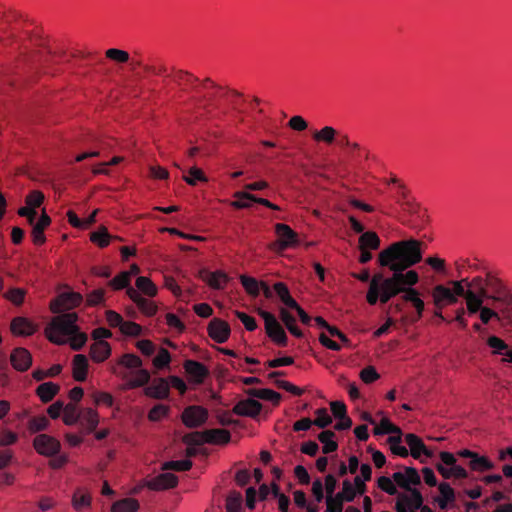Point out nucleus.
I'll use <instances>...</instances> for the list:
<instances>
[{"instance_id": "f257e3e1", "label": "nucleus", "mask_w": 512, "mask_h": 512, "mask_svg": "<svg viewBox=\"0 0 512 512\" xmlns=\"http://www.w3.org/2000/svg\"><path fill=\"white\" fill-rule=\"evenodd\" d=\"M422 260L421 242L415 239L402 240L392 243L378 255V263L389 268L393 274L384 277L381 273L375 274L369 283L366 295L367 302L375 305L378 301L386 304L391 298L403 293L402 300L413 303L419 298L415 288L419 282V275L415 270L408 268Z\"/></svg>"}, {"instance_id": "f03ea898", "label": "nucleus", "mask_w": 512, "mask_h": 512, "mask_svg": "<svg viewBox=\"0 0 512 512\" xmlns=\"http://www.w3.org/2000/svg\"><path fill=\"white\" fill-rule=\"evenodd\" d=\"M78 315L68 312L57 315L45 328V336L54 344L62 345L68 342V337L77 330Z\"/></svg>"}, {"instance_id": "7ed1b4c3", "label": "nucleus", "mask_w": 512, "mask_h": 512, "mask_svg": "<svg viewBox=\"0 0 512 512\" xmlns=\"http://www.w3.org/2000/svg\"><path fill=\"white\" fill-rule=\"evenodd\" d=\"M223 90L221 86L214 83L210 78H206L200 83V92L196 94L195 101L200 107L210 111V108L216 107V98L224 97Z\"/></svg>"}, {"instance_id": "20e7f679", "label": "nucleus", "mask_w": 512, "mask_h": 512, "mask_svg": "<svg viewBox=\"0 0 512 512\" xmlns=\"http://www.w3.org/2000/svg\"><path fill=\"white\" fill-rule=\"evenodd\" d=\"M258 315L264 320L267 336L277 345L281 347L287 346L288 337L277 318L272 313L263 309H258Z\"/></svg>"}, {"instance_id": "39448f33", "label": "nucleus", "mask_w": 512, "mask_h": 512, "mask_svg": "<svg viewBox=\"0 0 512 512\" xmlns=\"http://www.w3.org/2000/svg\"><path fill=\"white\" fill-rule=\"evenodd\" d=\"M82 300L83 297L80 293L73 291L63 292L51 301L50 310L55 314L63 310H70L78 307L82 303Z\"/></svg>"}, {"instance_id": "423d86ee", "label": "nucleus", "mask_w": 512, "mask_h": 512, "mask_svg": "<svg viewBox=\"0 0 512 512\" xmlns=\"http://www.w3.org/2000/svg\"><path fill=\"white\" fill-rule=\"evenodd\" d=\"M208 418V411L202 406L192 405L184 409L181 415L182 422L188 428L202 426Z\"/></svg>"}, {"instance_id": "0eeeda50", "label": "nucleus", "mask_w": 512, "mask_h": 512, "mask_svg": "<svg viewBox=\"0 0 512 512\" xmlns=\"http://www.w3.org/2000/svg\"><path fill=\"white\" fill-rule=\"evenodd\" d=\"M487 300L494 303L512 294L501 279L493 275L491 272L486 273Z\"/></svg>"}, {"instance_id": "6e6552de", "label": "nucleus", "mask_w": 512, "mask_h": 512, "mask_svg": "<svg viewBox=\"0 0 512 512\" xmlns=\"http://www.w3.org/2000/svg\"><path fill=\"white\" fill-rule=\"evenodd\" d=\"M33 446L35 450L44 456L56 455L61 448L60 442L47 434H39L34 438Z\"/></svg>"}, {"instance_id": "1a4fd4ad", "label": "nucleus", "mask_w": 512, "mask_h": 512, "mask_svg": "<svg viewBox=\"0 0 512 512\" xmlns=\"http://www.w3.org/2000/svg\"><path fill=\"white\" fill-rule=\"evenodd\" d=\"M207 329L209 336L217 343L226 342L231 333L229 324L219 318L212 319Z\"/></svg>"}, {"instance_id": "9d476101", "label": "nucleus", "mask_w": 512, "mask_h": 512, "mask_svg": "<svg viewBox=\"0 0 512 512\" xmlns=\"http://www.w3.org/2000/svg\"><path fill=\"white\" fill-rule=\"evenodd\" d=\"M433 303L438 309L446 305L456 304L458 299L452 290L442 284L436 285L432 290Z\"/></svg>"}, {"instance_id": "9b49d317", "label": "nucleus", "mask_w": 512, "mask_h": 512, "mask_svg": "<svg viewBox=\"0 0 512 512\" xmlns=\"http://www.w3.org/2000/svg\"><path fill=\"white\" fill-rule=\"evenodd\" d=\"M184 369L189 376V381L195 384H202L209 375L208 368L196 360H186Z\"/></svg>"}, {"instance_id": "f8f14e48", "label": "nucleus", "mask_w": 512, "mask_h": 512, "mask_svg": "<svg viewBox=\"0 0 512 512\" xmlns=\"http://www.w3.org/2000/svg\"><path fill=\"white\" fill-rule=\"evenodd\" d=\"M275 232L278 236V245L281 250L293 247L298 243V235L288 225L278 223L275 225Z\"/></svg>"}, {"instance_id": "ddd939ff", "label": "nucleus", "mask_w": 512, "mask_h": 512, "mask_svg": "<svg viewBox=\"0 0 512 512\" xmlns=\"http://www.w3.org/2000/svg\"><path fill=\"white\" fill-rule=\"evenodd\" d=\"M10 362L15 370L25 372L32 365V356L26 348L18 347L12 351Z\"/></svg>"}, {"instance_id": "4468645a", "label": "nucleus", "mask_w": 512, "mask_h": 512, "mask_svg": "<svg viewBox=\"0 0 512 512\" xmlns=\"http://www.w3.org/2000/svg\"><path fill=\"white\" fill-rule=\"evenodd\" d=\"M199 277L212 289L221 290L229 281V277L223 271L210 272L207 269L199 271Z\"/></svg>"}, {"instance_id": "2eb2a0df", "label": "nucleus", "mask_w": 512, "mask_h": 512, "mask_svg": "<svg viewBox=\"0 0 512 512\" xmlns=\"http://www.w3.org/2000/svg\"><path fill=\"white\" fill-rule=\"evenodd\" d=\"M147 397L163 400L169 396V382L165 378H156L144 388Z\"/></svg>"}, {"instance_id": "dca6fc26", "label": "nucleus", "mask_w": 512, "mask_h": 512, "mask_svg": "<svg viewBox=\"0 0 512 512\" xmlns=\"http://www.w3.org/2000/svg\"><path fill=\"white\" fill-rule=\"evenodd\" d=\"M262 410V404L253 399L247 398L240 400L234 407L232 412L239 416L256 417Z\"/></svg>"}, {"instance_id": "f3484780", "label": "nucleus", "mask_w": 512, "mask_h": 512, "mask_svg": "<svg viewBox=\"0 0 512 512\" xmlns=\"http://www.w3.org/2000/svg\"><path fill=\"white\" fill-rule=\"evenodd\" d=\"M405 442L410 448V453L413 458L420 459L421 455H425L426 457H432L433 453L430 451L422 441L420 437L413 433H408L405 435Z\"/></svg>"}, {"instance_id": "a211bd4d", "label": "nucleus", "mask_w": 512, "mask_h": 512, "mask_svg": "<svg viewBox=\"0 0 512 512\" xmlns=\"http://www.w3.org/2000/svg\"><path fill=\"white\" fill-rule=\"evenodd\" d=\"M178 478L176 475L166 472L159 474L148 481L147 487L151 490L160 491L173 488L177 485Z\"/></svg>"}, {"instance_id": "6ab92c4d", "label": "nucleus", "mask_w": 512, "mask_h": 512, "mask_svg": "<svg viewBox=\"0 0 512 512\" xmlns=\"http://www.w3.org/2000/svg\"><path fill=\"white\" fill-rule=\"evenodd\" d=\"M170 77L176 84L183 86V90L191 88L196 94L200 92V83H198V78L189 72L183 70H175L173 74L170 75Z\"/></svg>"}, {"instance_id": "aec40b11", "label": "nucleus", "mask_w": 512, "mask_h": 512, "mask_svg": "<svg viewBox=\"0 0 512 512\" xmlns=\"http://www.w3.org/2000/svg\"><path fill=\"white\" fill-rule=\"evenodd\" d=\"M409 491L410 495H400L396 503L405 505V507H407V511H417L422 507L423 497L417 489H410Z\"/></svg>"}, {"instance_id": "412c9836", "label": "nucleus", "mask_w": 512, "mask_h": 512, "mask_svg": "<svg viewBox=\"0 0 512 512\" xmlns=\"http://www.w3.org/2000/svg\"><path fill=\"white\" fill-rule=\"evenodd\" d=\"M11 330L14 334L30 336L37 330L35 324L24 317H15L11 322Z\"/></svg>"}, {"instance_id": "4be33fe9", "label": "nucleus", "mask_w": 512, "mask_h": 512, "mask_svg": "<svg viewBox=\"0 0 512 512\" xmlns=\"http://www.w3.org/2000/svg\"><path fill=\"white\" fill-rule=\"evenodd\" d=\"M396 202L405 210L410 213L416 212L417 204L409 196V191L404 184H399L396 195Z\"/></svg>"}, {"instance_id": "5701e85b", "label": "nucleus", "mask_w": 512, "mask_h": 512, "mask_svg": "<svg viewBox=\"0 0 512 512\" xmlns=\"http://www.w3.org/2000/svg\"><path fill=\"white\" fill-rule=\"evenodd\" d=\"M50 223L51 219L44 211L39 220L33 225L32 237L35 244L41 245L45 242L44 230L50 225Z\"/></svg>"}, {"instance_id": "b1692460", "label": "nucleus", "mask_w": 512, "mask_h": 512, "mask_svg": "<svg viewBox=\"0 0 512 512\" xmlns=\"http://www.w3.org/2000/svg\"><path fill=\"white\" fill-rule=\"evenodd\" d=\"M499 315V323L512 326V294L504 297L497 302Z\"/></svg>"}, {"instance_id": "393cba45", "label": "nucleus", "mask_w": 512, "mask_h": 512, "mask_svg": "<svg viewBox=\"0 0 512 512\" xmlns=\"http://www.w3.org/2000/svg\"><path fill=\"white\" fill-rule=\"evenodd\" d=\"M111 354V347L107 341H97L90 347L91 359L95 362L105 361Z\"/></svg>"}, {"instance_id": "a878e982", "label": "nucleus", "mask_w": 512, "mask_h": 512, "mask_svg": "<svg viewBox=\"0 0 512 512\" xmlns=\"http://www.w3.org/2000/svg\"><path fill=\"white\" fill-rule=\"evenodd\" d=\"M88 360L85 355L77 354L73 358V378L83 382L87 378Z\"/></svg>"}, {"instance_id": "bb28decb", "label": "nucleus", "mask_w": 512, "mask_h": 512, "mask_svg": "<svg viewBox=\"0 0 512 512\" xmlns=\"http://www.w3.org/2000/svg\"><path fill=\"white\" fill-rule=\"evenodd\" d=\"M92 504V497L88 491L78 488L72 496V507L81 512L83 509L90 508Z\"/></svg>"}, {"instance_id": "cd10ccee", "label": "nucleus", "mask_w": 512, "mask_h": 512, "mask_svg": "<svg viewBox=\"0 0 512 512\" xmlns=\"http://www.w3.org/2000/svg\"><path fill=\"white\" fill-rule=\"evenodd\" d=\"M59 390L58 384L45 382L37 387L36 394L43 403H48L58 394Z\"/></svg>"}, {"instance_id": "c85d7f7f", "label": "nucleus", "mask_w": 512, "mask_h": 512, "mask_svg": "<svg viewBox=\"0 0 512 512\" xmlns=\"http://www.w3.org/2000/svg\"><path fill=\"white\" fill-rule=\"evenodd\" d=\"M205 434L207 443L212 444H227L231 439L230 432L225 429H209Z\"/></svg>"}, {"instance_id": "c756f323", "label": "nucleus", "mask_w": 512, "mask_h": 512, "mask_svg": "<svg viewBox=\"0 0 512 512\" xmlns=\"http://www.w3.org/2000/svg\"><path fill=\"white\" fill-rule=\"evenodd\" d=\"M468 288L471 289L474 295L481 298V300H487L486 276L484 278L476 276L471 280L468 279Z\"/></svg>"}, {"instance_id": "7c9ffc66", "label": "nucleus", "mask_w": 512, "mask_h": 512, "mask_svg": "<svg viewBox=\"0 0 512 512\" xmlns=\"http://www.w3.org/2000/svg\"><path fill=\"white\" fill-rule=\"evenodd\" d=\"M336 434L331 430H324L318 435V440L323 444L322 451L324 454L335 452L338 444L334 441Z\"/></svg>"}, {"instance_id": "2f4dec72", "label": "nucleus", "mask_w": 512, "mask_h": 512, "mask_svg": "<svg viewBox=\"0 0 512 512\" xmlns=\"http://www.w3.org/2000/svg\"><path fill=\"white\" fill-rule=\"evenodd\" d=\"M380 238L373 231H366L359 237V249L376 250L380 247Z\"/></svg>"}, {"instance_id": "473e14b6", "label": "nucleus", "mask_w": 512, "mask_h": 512, "mask_svg": "<svg viewBox=\"0 0 512 512\" xmlns=\"http://www.w3.org/2000/svg\"><path fill=\"white\" fill-rule=\"evenodd\" d=\"M438 489L441 497L437 498L436 501L441 509H445L447 508L448 503L455 501V492L446 482L440 483Z\"/></svg>"}, {"instance_id": "72a5a7b5", "label": "nucleus", "mask_w": 512, "mask_h": 512, "mask_svg": "<svg viewBox=\"0 0 512 512\" xmlns=\"http://www.w3.org/2000/svg\"><path fill=\"white\" fill-rule=\"evenodd\" d=\"M79 421H81V424L86 427L87 432L91 433L96 429L99 423V416L95 410L87 408L81 412Z\"/></svg>"}, {"instance_id": "f704fd0d", "label": "nucleus", "mask_w": 512, "mask_h": 512, "mask_svg": "<svg viewBox=\"0 0 512 512\" xmlns=\"http://www.w3.org/2000/svg\"><path fill=\"white\" fill-rule=\"evenodd\" d=\"M247 393L252 396L262 400L271 401L274 405L279 404L281 400V395L278 392H275L271 389H249Z\"/></svg>"}, {"instance_id": "c9c22d12", "label": "nucleus", "mask_w": 512, "mask_h": 512, "mask_svg": "<svg viewBox=\"0 0 512 512\" xmlns=\"http://www.w3.org/2000/svg\"><path fill=\"white\" fill-rule=\"evenodd\" d=\"M139 502L134 498H124L113 503L111 512H136Z\"/></svg>"}, {"instance_id": "e433bc0d", "label": "nucleus", "mask_w": 512, "mask_h": 512, "mask_svg": "<svg viewBox=\"0 0 512 512\" xmlns=\"http://www.w3.org/2000/svg\"><path fill=\"white\" fill-rule=\"evenodd\" d=\"M274 291L280 298L281 302L287 307H296L295 299L290 295L287 285L283 282H277L274 284Z\"/></svg>"}, {"instance_id": "4c0bfd02", "label": "nucleus", "mask_w": 512, "mask_h": 512, "mask_svg": "<svg viewBox=\"0 0 512 512\" xmlns=\"http://www.w3.org/2000/svg\"><path fill=\"white\" fill-rule=\"evenodd\" d=\"M133 374L134 378L127 383V388L129 389L143 387L150 382L151 376L149 371L146 369L140 368L136 370Z\"/></svg>"}, {"instance_id": "58836bf2", "label": "nucleus", "mask_w": 512, "mask_h": 512, "mask_svg": "<svg viewBox=\"0 0 512 512\" xmlns=\"http://www.w3.org/2000/svg\"><path fill=\"white\" fill-rule=\"evenodd\" d=\"M81 417V412L78 411V408L75 403H68L63 406V422L66 425H74L76 424Z\"/></svg>"}, {"instance_id": "ea45409f", "label": "nucleus", "mask_w": 512, "mask_h": 512, "mask_svg": "<svg viewBox=\"0 0 512 512\" xmlns=\"http://www.w3.org/2000/svg\"><path fill=\"white\" fill-rule=\"evenodd\" d=\"M240 282L244 287L245 291L252 297H257L260 294L261 282L253 277L241 275Z\"/></svg>"}, {"instance_id": "a19ab883", "label": "nucleus", "mask_w": 512, "mask_h": 512, "mask_svg": "<svg viewBox=\"0 0 512 512\" xmlns=\"http://www.w3.org/2000/svg\"><path fill=\"white\" fill-rule=\"evenodd\" d=\"M111 239L112 236L104 226H101L97 231L92 232L90 235V240L101 248L108 246Z\"/></svg>"}, {"instance_id": "79ce46f5", "label": "nucleus", "mask_w": 512, "mask_h": 512, "mask_svg": "<svg viewBox=\"0 0 512 512\" xmlns=\"http://www.w3.org/2000/svg\"><path fill=\"white\" fill-rule=\"evenodd\" d=\"M235 198L239 199H247L249 201H253L255 203L261 204L267 208H270L272 210H280L279 206L273 204L267 199L257 197L251 193L245 192V191H237L234 193Z\"/></svg>"}, {"instance_id": "37998d69", "label": "nucleus", "mask_w": 512, "mask_h": 512, "mask_svg": "<svg viewBox=\"0 0 512 512\" xmlns=\"http://www.w3.org/2000/svg\"><path fill=\"white\" fill-rule=\"evenodd\" d=\"M135 284L139 291L149 297H153L157 294V287L148 277L139 276Z\"/></svg>"}, {"instance_id": "c03bdc74", "label": "nucleus", "mask_w": 512, "mask_h": 512, "mask_svg": "<svg viewBox=\"0 0 512 512\" xmlns=\"http://www.w3.org/2000/svg\"><path fill=\"white\" fill-rule=\"evenodd\" d=\"M449 283L452 285L453 289L451 290L457 299L458 297H463L466 300L469 298L470 293H472L471 289L468 288V278L453 280Z\"/></svg>"}, {"instance_id": "a18cd8bd", "label": "nucleus", "mask_w": 512, "mask_h": 512, "mask_svg": "<svg viewBox=\"0 0 512 512\" xmlns=\"http://www.w3.org/2000/svg\"><path fill=\"white\" fill-rule=\"evenodd\" d=\"M469 467L474 471H487L491 470L494 465L487 457L476 453L469 461Z\"/></svg>"}, {"instance_id": "49530a36", "label": "nucleus", "mask_w": 512, "mask_h": 512, "mask_svg": "<svg viewBox=\"0 0 512 512\" xmlns=\"http://www.w3.org/2000/svg\"><path fill=\"white\" fill-rule=\"evenodd\" d=\"M336 135L337 131L333 127L325 126L320 131L313 133V139L315 141H323L327 144H331L334 142Z\"/></svg>"}, {"instance_id": "de8ad7c7", "label": "nucleus", "mask_w": 512, "mask_h": 512, "mask_svg": "<svg viewBox=\"0 0 512 512\" xmlns=\"http://www.w3.org/2000/svg\"><path fill=\"white\" fill-rule=\"evenodd\" d=\"M484 302L485 300H481V298L477 297L473 293H470L469 298L465 300L466 313L469 316L479 314Z\"/></svg>"}, {"instance_id": "09e8293b", "label": "nucleus", "mask_w": 512, "mask_h": 512, "mask_svg": "<svg viewBox=\"0 0 512 512\" xmlns=\"http://www.w3.org/2000/svg\"><path fill=\"white\" fill-rule=\"evenodd\" d=\"M374 434H395L402 435L401 429L392 424L388 419L384 418L381 420L380 424L374 428Z\"/></svg>"}, {"instance_id": "8fccbe9b", "label": "nucleus", "mask_w": 512, "mask_h": 512, "mask_svg": "<svg viewBox=\"0 0 512 512\" xmlns=\"http://www.w3.org/2000/svg\"><path fill=\"white\" fill-rule=\"evenodd\" d=\"M87 339V335L84 332H81L77 326V330L69 335L68 342L73 350L79 351L86 344Z\"/></svg>"}, {"instance_id": "3c124183", "label": "nucleus", "mask_w": 512, "mask_h": 512, "mask_svg": "<svg viewBox=\"0 0 512 512\" xmlns=\"http://www.w3.org/2000/svg\"><path fill=\"white\" fill-rule=\"evenodd\" d=\"M192 461L189 459L184 460H172L167 461L163 464V470H174V471H188L192 468Z\"/></svg>"}, {"instance_id": "603ef678", "label": "nucleus", "mask_w": 512, "mask_h": 512, "mask_svg": "<svg viewBox=\"0 0 512 512\" xmlns=\"http://www.w3.org/2000/svg\"><path fill=\"white\" fill-rule=\"evenodd\" d=\"M206 438L207 437L205 431H196L185 434L182 438V441L188 446H200L204 443H207Z\"/></svg>"}, {"instance_id": "864d4df0", "label": "nucleus", "mask_w": 512, "mask_h": 512, "mask_svg": "<svg viewBox=\"0 0 512 512\" xmlns=\"http://www.w3.org/2000/svg\"><path fill=\"white\" fill-rule=\"evenodd\" d=\"M402 435H393L388 438V442L391 445V451L400 457H408L409 452L406 447L401 446Z\"/></svg>"}, {"instance_id": "5fc2aeb1", "label": "nucleus", "mask_w": 512, "mask_h": 512, "mask_svg": "<svg viewBox=\"0 0 512 512\" xmlns=\"http://www.w3.org/2000/svg\"><path fill=\"white\" fill-rule=\"evenodd\" d=\"M487 345L493 349L492 353L495 355H504L508 349L507 343L497 336H490L487 339Z\"/></svg>"}, {"instance_id": "6e6d98bb", "label": "nucleus", "mask_w": 512, "mask_h": 512, "mask_svg": "<svg viewBox=\"0 0 512 512\" xmlns=\"http://www.w3.org/2000/svg\"><path fill=\"white\" fill-rule=\"evenodd\" d=\"M316 418L313 421V425L319 428H326L332 423V417L328 414L326 408H319L315 411Z\"/></svg>"}, {"instance_id": "4d7b16f0", "label": "nucleus", "mask_w": 512, "mask_h": 512, "mask_svg": "<svg viewBox=\"0 0 512 512\" xmlns=\"http://www.w3.org/2000/svg\"><path fill=\"white\" fill-rule=\"evenodd\" d=\"M118 364L126 368H136L137 370L142 367V360L135 354H124L118 361Z\"/></svg>"}, {"instance_id": "13d9d810", "label": "nucleus", "mask_w": 512, "mask_h": 512, "mask_svg": "<svg viewBox=\"0 0 512 512\" xmlns=\"http://www.w3.org/2000/svg\"><path fill=\"white\" fill-rule=\"evenodd\" d=\"M185 182L191 186H195L198 181L207 182V178L203 171L196 166L189 169V175L183 177Z\"/></svg>"}, {"instance_id": "bf43d9fd", "label": "nucleus", "mask_w": 512, "mask_h": 512, "mask_svg": "<svg viewBox=\"0 0 512 512\" xmlns=\"http://www.w3.org/2000/svg\"><path fill=\"white\" fill-rule=\"evenodd\" d=\"M479 319L482 324L487 325L491 320H496L499 322V315L497 309H493L489 306L483 304L481 311L479 313Z\"/></svg>"}, {"instance_id": "052dcab7", "label": "nucleus", "mask_w": 512, "mask_h": 512, "mask_svg": "<svg viewBox=\"0 0 512 512\" xmlns=\"http://www.w3.org/2000/svg\"><path fill=\"white\" fill-rule=\"evenodd\" d=\"M49 420L45 416L32 417L28 422V429L31 433L43 431L47 428Z\"/></svg>"}, {"instance_id": "680f3d73", "label": "nucleus", "mask_w": 512, "mask_h": 512, "mask_svg": "<svg viewBox=\"0 0 512 512\" xmlns=\"http://www.w3.org/2000/svg\"><path fill=\"white\" fill-rule=\"evenodd\" d=\"M105 55L108 59L117 63H127L130 59L128 52L117 48H110L106 50Z\"/></svg>"}, {"instance_id": "e2e57ef3", "label": "nucleus", "mask_w": 512, "mask_h": 512, "mask_svg": "<svg viewBox=\"0 0 512 512\" xmlns=\"http://www.w3.org/2000/svg\"><path fill=\"white\" fill-rule=\"evenodd\" d=\"M242 495L239 492H232L226 500L227 512H240Z\"/></svg>"}, {"instance_id": "0e129e2a", "label": "nucleus", "mask_w": 512, "mask_h": 512, "mask_svg": "<svg viewBox=\"0 0 512 512\" xmlns=\"http://www.w3.org/2000/svg\"><path fill=\"white\" fill-rule=\"evenodd\" d=\"M357 494L353 484L347 479L343 481L342 491L337 493L345 502H352Z\"/></svg>"}, {"instance_id": "69168bd1", "label": "nucleus", "mask_w": 512, "mask_h": 512, "mask_svg": "<svg viewBox=\"0 0 512 512\" xmlns=\"http://www.w3.org/2000/svg\"><path fill=\"white\" fill-rule=\"evenodd\" d=\"M129 284H130V279H129V273L128 272H121L119 275L114 277L109 282V285L114 290H120V289L127 288L129 286Z\"/></svg>"}, {"instance_id": "338daca9", "label": "nucleus", "mask_w": 512, "mask_h": 512, "mask_svg": "<svg viewBox=\"0 0 512 512\" xmlns=\"http://www.w3.org/2000/svg\"><path fill=\"white\" fill-rule=\"evenodd\" d=\"M171 356L168 350L161 348L157 356L153 359V365L158 369H163L169 365Z\"/></svg>"}, {"instance_id": "774afa93", "label": "nucleus", "mask_w": 512, "mask_h": 512, "mask_svg": "<svg viewBox=\"0 0 512 512\" xmlns=\"http://www.w3.org/2000/svg\"><path fill=\"white\" fill-rule=\"evenodd\" d=\"M343 499L340 498V495H327L326 503H327V512H342L343 510Z\"/></svg>"}]
</instances>
